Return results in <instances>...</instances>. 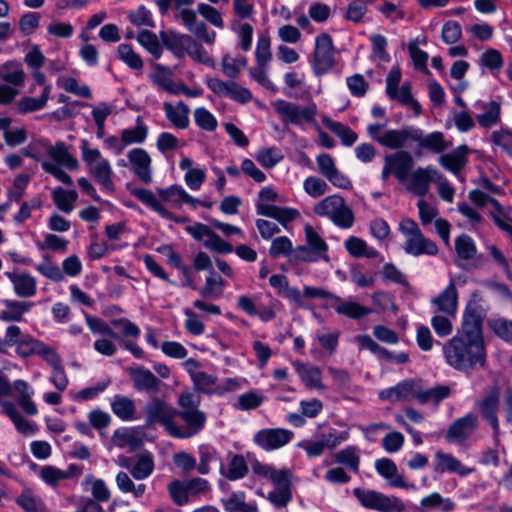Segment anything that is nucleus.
I'll return each mask as SVG.
<instances>
[{
    "mask_svg": "<svg viewBox=\"0 0 512 512\" xmlns=\"http://www.w3.org/2000/svg\"><path fill=\"white\" fill-rule=\"evenodd\" d=\"M446 362L454 369L470 373L486 364L485 342L453 336L443 345Z\"/></svg>",
    "mask_w": 512,
    "mask_h": 512,
    "instance_id": "1",
    "label": "nucleus"
},
{
    "mask_svg": "<svg viewBox=\"0 0 512 512\" xmlns=\"http://www.w3.org/2000/svg\"><path fill=\"white\" fill-rule=\"evenodd\" d=\"M156 192L157 195L149 189L135 188L132 194L145 206L158 213L162 218L175 222H184L186 219L176 217L168 210L165 203L173 208H181L183 205V197L185 196V189L180 185L173 184L166 188H157Z\"/></svg>",
    "mask_w": 512,
    "mask_h": 512,
    "instance_id": "2",
    "label": "nucleus"
},
{
    "mask_svg": "<svg viewBox=\"0 0 512 512\" xmlns=\"http://www.w3.org/2000/svg\"><path fill=\"white\" fill-rule=\"evenodd\" d=\"M80 150L82 160L87 165L91 176L104 191L113 192V169L109 160L102 156L98 148L91 147L89 142L85 139L80 142Z\"/></svg>",
    "mask_w": 512,
    "mask_h": 512,
    "instance_id": "3",
    "label": "nucleus"
},
{
    "mask_svg": "<svg viewBox=\"0 0 512 512\" xmlns=\"http://www.w3.org/2000/svg\"><path fill=\"white\" fill-rule=\"evenodd\" d=\"M258 477L265 478L274 485V490L267 498L275 507L284 508L292 500V475L289 469H276L271 465L258 463Z\"/></svg>",
    "mask_w": 512,
    "mask_h": 512,
    "instance_id": "4",
    "label": "nucleus"
},
{
    "mask_svg": "<svg viewBox=\"0 0 512 512\" xmlns=\"http://www.w3.org/2000/svg\"><path fill=\"white\" fill-rule=\"evenodd\" d=\"M25 78V72L17 62L10 61L0 66V79L4 82L0 85V105L14 102L25 84Z\"/></svg>",
    "mask_w": 512,
    "mask_h": 512,
    "instance_id": "5",
    "label": "nucleus"
},
{
    "mask_svg": "<svg viewBox=\"0 0 512 512\" xmlns=\"http://www.w3.org/2000/svg\"><path fill=\"white\" fill-rule=\"evenodd\" d=\"M313 211L319 216L329 217L337 226L350 228L354 222V214L346 205L344 198L338 195H331L317 203Z\"/></svg>",
    "mask_w": 512,
    "mask_h": 512,
    "instance_id": "6",
    "label": "nucleus"
},
{
    "mask_svg": "<svg viewBox=\"0 0 512 512\" xmlns=\"http://www.w3.org/2000/svg\"><path fill=\"white\" fill-rule=\"evenodd\" d=\"M353 494L366 509L378 512H403L406 509L400 498L388 496L376 490L355 488Z\"/></svg>",
    "mask_w": 512,
    "mask_h": 512,
    "instance_id": "7",
    "label": "nucleus"
},
{
    "mask_svg": "<svg viewBox=\"0 0 512 512\" xmlns=\"http://www.w3.org/2000/svg\"><path fill=\"white\" fill-rule=\"evenodd\" d=\"M272 106L284 123L300 126L315 122L317 106L314 102L301 106L294 102L276 100Z\"/></svg>",
    "mask_w": 512,
    "mask_h": 512,
    "instance_id": "8",
    "label": "nucleus"
},
{
    "mask_svg": "<svg viewBox=\"0 0 512 512\" xmlns=\"http://www.w3.org/2000/svg\"><path fill=\"white\" fill-rule=\"evenodd\" d=\"M501 389L498 384H494L484 393V395L476 402V407L482 416L487 421L492 430L493 438L496 445L500 443V428L498 419V410L500 406Z\"/></svg>",
    "mask_w": 512,
    "mask_h": 512,
    "instance_id": "9",
    "label": "nucleus"
},
{
    "mask_svg": "<svg viewBox=\"0 0 512 512\" xmlns=\"http://www.w3.org/2000/svg\"><path fill=\"white\" fill-rule=\"evenodd\" d=\"M485 316L484 307L476 301H470L463 314L461 329L455 336L484 342L482 324Z\"/></svg>",
    "mask_w": 512,
    "mask_h": 512,
    "instance_id": "10",
    "label": "nucleus"
},
{
    "mask_svg": "<svg viewBox=\"0 0 512 512\" xmlns=\"http://www.w3.org/2000/svg\"><path fill=\"white\" fill-rule=\"evenodd\" d=\"M146 423L148 426L162 425L170 436L175 428L174 419L178 411L159 398H153L145 407Z\"/></svg>",
    "mask_w": 512,
    "mask_h": 512,
    "instance_id": "11",
    "label": "nucleus"
},
{
    "mask_svg": "<svg viewBox=\"0 0 512 512\" xmlns=\"http://www.w3.org/2000/svg\"><path fill=\"white\" fill-rule=\"evenodd\" d=\"M311 64L317 76L326 74L334 66V46L329 34L321 33L316 37Z\"/></svg>",
    "mask_w": 512,
    "mask_h": 512,
    "instance_id": "12",
    "label": "nucleus"
},
{
    "mask_svg": "<svg viewBox=\"0 0 512 512\" xmlns=\"http://www.w3.org/2000/svg\"><path fill=\"white\" fill-rule=\"evenodd\" d=\"M185 422V426H177L175 424L174 431L172 432V437L176 438H190L194 435L198 434L204 427L206 422L205 414L198 410H181L178 411V415Z\"/></svg>",
    "mask_w": 512,
    "mask_h": 512,
    "instance_id": "13",
    "label": "nucleus"
},
{
    "mask_svg": "<svg viewBox=\"0 0 512 512\" xmlns=\"http://www.w3.org/2000/svg\"><path fill=\"white\" fill-rule=\"evenodd\" d=\"M207 86L220 97H228L240 103H246L252 99V92L239 86L234 81H223L219 78H209Z\"/></svg>",
    "mask_w": 512,
    "mask_h": 512,
    "instance_id": "14",
    "label": "nucleus"
},
{
    "mask_svg": "<svg viewBox=\"0 0 512 512\" xmlns=\"http://www.w3.org/2000/svg\"><path fill=\"white\" fill-rule=\"evenodd\" d=\"M437 169L432 166L418 167L410 172L407 182V190L416 196L423 198L428 194L430 183L434 181Z\"/></svg>",
    "mask_w": 512,
    "mask_h": 512,
    "instance_id": "15",
    "label": "nucleus"
},
{
    "mask_svg": "<svg viewBox=\"0 0 512 512\" xmlns=\"http://www.w3.org/2000/svg\"><path fill=\"white\" fill-rule=\"evenodd\" d=\"M478 423V417L473 413H469L455 420L450 425L445 438L449 442L462 443L474 433Z\"/></svg>",
    "mask_w": 512,
    "mask_h": 512,
    "instance_id": "16",
    "label": "nucleus"
},
{
    "mask_svg": "<svg viewBox=\"0 0 512 512\" xmlns=\"http://www.w3.org/2000/svg\"><path fill=\"white\" fill-rule=\"evenodd\" d=\"M419 382L418 380H404L399 382L393 387L381 390L379 397L382 400H388L391 402L398 401H410L417 399L419 394Z\"/></svg>",
    "mask_w": 512,
    "mask_h": 512,
    "instance_id": "17",
    "label": "nucleus"
},
{
    "mask_svg": "<svg viewBox=\"0 0 512 512\" xmlns=\"http://www.w3.org/2000/svg\"><path fill=\"white\" fill-rule=\"evenodd\" d=\"M384 162L390 166L393 175L402 183L406 182L414 166V159L410 152L406 150H398L395 153L386 155Z\"/></svg>",
    "mask_w": 512,
    "mask_h": 512,
    "instance_id": "18",
    "label": "nucleus"
},
{
    "mask_svg": "<svg viewBox=\"0 0 512 512\" xmlns=\"http://www.w3.org/2000/svg\"><path fill=\"white\" fill-rule=\"evenodd\" d=\"M134 174L145 184L152 181L151 157L142 148L131 149L127 154Z\"/></svg>",
    "mask_w": 512,
    "mask_h": 512,
    "instance_id": "19",
    "label": "nucleus"
},
{
    "mask_svg": "<svg viewBox=\"0 0 512 512\" xmlns=\"http://www.w3.org/2000/svg\"><path fill=\"white\" fill-rule=\"evenodd\" d=\"M5 276L11 281L14 293L17 296L29 298L36 294L37 281L29 273L14 269L13 271H6Z\"/></svg>",
    "mask_w": 512,
    "mask_h": 512,
    "instance_id": "20",
    "label": "nucleus"
},
{
    "mask_svg": "<svg viewBox=\"0 0 512 512\" xmlns=\"http://www.w3.org/2000/svg\"><path fill=\"white\" fill-rule=\"evenodd\" d=\"M431 304L435 308V312L455 316L458 307V292L455 283L451 281L439 295L431 299Z\"/></svg>",
    "mask_w": 512,
    "mask_h": 512,
    "instance_id": "21",
    "label": "nucleus"
},
{
    "mask_svg": "<svg viewBox=\"0 0 512 512\" xmlns=\"http://www.w3.org/2000/svg\"><path fill=\"white\" fill-rule=\"evenodd\" d=\"M293 437V433L286 429H264L258 432V444L265 450H275L283 447Z\"/></svg>",
    "mask_w": 512,
    "mask_h": 512,
    "instance_id": "22",
    "label": "nucleus"
},
{
    "mask_svg": "<svg viewBox=\"0 0 512 512\" xmlns=\"http://www.w3.org/2000/svg\"><path fill=\"white\" fill-rule=\"evenodd\" d=\"M293 365L306 388L317 391H324L326 389L322 381V371L318 366L300 361H295Z\"/></svg>",
    "mask_w": 512,
    "mask_h": 512,
    "instance_id": "23",
    "label": "nucleus"
},
{
    "mask_svg": "<svg viewBox=\"0 0 512 512\" xmlns=\"http://www.w3.org/2000/svg\"><path fill=\"white\" fill-rule=\"evenodd\" d=\"M1 410L14 424L16 430L26 436H32L36 433V425L27 420L11 401H1Z\"/></svg>",
    "mask_w": 512,
    "mask_h": 512,
    "instance_id": "24",
    "label": "nucleus"
},
{
    "mask_svg": "<svg viewBox=\"0 0 512 512\" xmlns=\"http://www.w3.org/2000/svg\"><path fill=\"white\" fill-rule=\"evenodd\" d=\"M134 387L138 391H157L160 386L158 378L143 366L131 367L128 370Z\"/></svg>",
    "mask_w": 512,
    "mask_h": 512,
    "instance_id": "25",
    "label": "nucleus"
},
{
    "mask_svg": "<svg viewBox=\"0 0 512 512\" xmlns=\"http://www.w3.org/2000/svg\"><path fill=\"white\" fill-rule=\"evenodd\" d=\"M149 78L155 86L170 94L178 95L182 89L179 87V83L174 82L171 69L161 64L153 66V71L150 73Z\"/></svg>",
    "mask_w": 512,
    "mask_h": 512,
    "instance_id": "26",
    "label": "nucleus"
},
{
    "mask_svg": "<svg viewBox=\"0 0 512 512\" xmlns=\"http://www.w3.org/2000/svg\"><path fill=\"white\" fill-rule=\"evenodd\" d=\"M258 214L273 218L283 226L300 217V212L295 208L264 203H258Z\"/></svg>",
    "mask_w": 512,
    "mask_h": 512,
    "instance_id": "27",
    "label": "nucleus"
},
{
    "mask_svg": "<svg viewBox=\"0 0 512 512\" xmlns=\"http://www.w3.org/2000/svg\"><path fill=\"white\" fill-rule=\"evenodd\" d=\"M48 155L58 164L70 169L77 170L79 167L78 160L70 153L69 146L64 142H56L54 145L44 144Z\"/></svg>",
    "mask_w": 512,
    "mask_h": 512,
    "instance_id": "28",
    "label": "nucleus"
},
{
    "mask_svg": "<svg viewBox=\"0 0 512 512\" xmlns=\"http://www.w3.org/2000/svg\"><path fill=\"white\" fill-rule=\"evenodd\" d=\"M413 141L417 142L420 147L436 154L443 153L451 145L445 141L443 133L432 132L424 136L420 129H414Z\"/></svg>",
    "mask_w": 512,
    "mask_h": 512,
    "instance_id": "29",
    "label": "nucleus"
},
{
    "mask_svg": "<svg viewBox=\"0 0 512 512\" xmlns=\"http://www.w3.org/2000/svg\"><path fill=\"white\" fill-rule=\"evenodd\" d=\"M173 39L178 43V45L186 50V52L193 60L203 63L207 66H214V60L212 57H210L205 49L196 41H194L190 36L178 35L174 36Z\"/></svg>",
    "mask_w": 512,
    "mask_h": 512,
    "instance_id": "30",
    "label": "nucleus"
},
{
    "mask_svg": "<svg viewBox=\"0 0 512 512\" xmlns=\"http://www.w3.org/2000/svg\"><path fill=\"white\" fill-rule=\"evenodd\" d=\"M404 250L406 253L419 256L421 254L435 255L438 252L437 245L424 237L422 232L406 237Z\"/></svg>",
    "mask_w": 512,
    "mask_h": 512,
    "instance_id": "31",
    "label": "nucleus"
},
{
    "mask_svg": "<svg viewBox=\"0 0 512 512\" xmlns=\"http://www.w3.org/2000/svg\"><path fill=\"white\" fill-rule=\"evenodd\" d=\"M375 468L381 476L389 480L391 486L408 489L414 488V484L407 483L403 476L398 473L397 467L392 460L388 458L377 460Z\"/></svg>",
    "mask_w": 512,
    "mask_h": 512,
    "instance_id": "32",
    "label": "nucleus"
},
{
    "mask_svg": "<svg viewBox=\"0 0 512 512\" xmlns=\"http://www.w3.org/2000/svg\"><path fill=\"white\" fill-rule=\"evenodd\" d=\"M468 152L466 145L458 146L450 153L442 154L439 157V163L443 168L457 175L466 165Z\"/></svg>",
    "mask_w": 512,
    "mask_h": 512,
    "instance_id": "33",
    "label": "nucleus"
},
{
    "mask_svg": "<svg viewBox=\"0 0 512 512\" xmlns=\"http://www.w3.org/2000/svg\"><path fill=\"white\" fill-rule=\"evenodd\" d=\"M4 309L0 312V320L4 322H20L24 314L29 312L33 306L31 302L5 299L2 301Z\"/></svg>",
    "mask_w": 512,
    "mask_h": 512,
    "instance_id": "34",
    "label": "nucleus"
},
{
    "mask_svg": "<svg viewBox=\"0 0 512 512\" xmlns=\"http://www.w3.org/2000/svg\"><path fill=\"white\" fill-rule=\"evenodd\" d=\"M414 129L407 127L399 130H386L383 132V137L379 139V144L390 149H400L405 146L408 140L413 141Z\"/></svg>",
    "mask_w": 512,
    "mask_h": 512,
    "instance_id": "35",
    "label": "nucleus"
},
{
    "mask_svg": "<svg viewBox=\"0 0 512 512\" xmlns=\"http://www.w3.org/2000/svg\"><path fill=\"white\" fill-rule=\"evenodd\" d=\"M435 458L436 465L434 470L437 472L448 471L456 473L460 476H465L473 471V469L467 468L464 465H462V463L458 459H456L449 453L437 451L435 453Z\"/></svg>",
    "mask_w": 512,
    "mask_h": 512,
    "instance_id": "36",
    "label": "nucleus"
},
{
    "mask_svg": "<svg viewBox=\"0 0 512 512\" xmlns=\"http://www.w3.org/2000/svg\"><path fill=\"white\" fill-rule=\"evenodd\" d=\"M167 119L179 129H185L189 125V107L182 101L173 105L169 102L163 104Z\"/></svg>",
    "mask_w": 512,
    "mask_h": 512,
    "instance_id": "37",
    "label": "nucleus"
},
{
    "mask_svg": "<svg viewBox=\"0 0 512 512\" xmlns=\"http://www.w3.org/2000/svg\"><path fill=\"white\" fill-rule=\"evenodd\" d=\"M111 409L123 421H133L139 418L134 401L126 396L115 395L111 400Z\"/></svg>",
    "mask_w": 512,
    "mask_h": 512,
    "instance_id": "38",
    "label": "nucleus"
},
{
    "mask_svg": "<svg viewBox=\"0 0 512 512\" xmlns=\"http://www.w3.org/2000/svg\"><path fill=\"white\" fill-rule=\"evenodd\" d=\"M51 89V87H45L39 97L24 96L20 98L16 103L18 112L27 114L43 109L50 98Z\"/></svg>",
    "mask_w": 512,
    "mask_h": 512,
    "instance_id": "39",
    "label": "nucleus"
},
{
    "mask_svg": "<svg viewBox=\"0 0 512 512\" xmlns=\"http://www.w3.org/2000/svg\"><path fill=\"white\" fill-rule=\"evenodd\" d=\"M52 199L56 207L65 214H70L76 206L78 194L75 190L57 187L52 191Z\"/></svg>",
    "mask_w": 512,
    "mask_h": 512,
    "instance_id": "40",
    "label": "nucleus"
},
{
    "mask_svg": "<svg viewBox=\"0 0 512 512\" xmlns=\"http://www.w3.org/2000/svg\"><path fill=\"white\" fill-rule=\"evenodd\" d=\"M333 459L336 464L343 465L355 473L359 472L360 455L356 446H348L334 453Z\"/></svg>",
    "mask_w": 512,
    "mask_h": 512,
    "instance_id": "41",
    "label": "nucleus"
},
{
    "mask_svg": "<svg viewBox=\"0 0 512 512\" xmlns=\"http://www.w3.org/2000/svg\"><path fill=\"white\" fill-rule=\"evenodd\" d=\"M337 301V305H335L334 309L337 313L345 315L352 319H360L366 315L372 313V309L360 305L357 302L353 301H342L340 298L335 297Z\"/></svg>",
    "mask_w": 512,
    "mask_h": 512,
    "instance_id": "42",
    "label": "nucleus"
},
{
    "mask_svg": "<svg viewBox=\"0 0 512 512\" xmlns=\"http://www.w3.org/2000/svg\"><path fill=\"white\" fill-rule=\"evenodd\" d=\"M451 394V389L447 385H439L427 390H422L419 384V394L417 400L420 404L433 402L435 405L439 404L442 400L448 398Z\"/></svg>",
    "mask_w": 512,
    "mask_h": 512,
    "instance_id": "43",
    "label": "nucleus"
},
{
    "mask_svg": "<svg viewBox=\"0 0 512 512\" xmlns=\"http://www.w3.org/2000/svg\"><path fill=\"white\" fill-rule=\"evenodd\" d=\"M148 135V127L140 117L136 119V125L122 130L121 136L126 146L143 143Z\"/></svg>",
    "mask_w": 512,
    "mask_h": 512,
    "instance_id": "44",
    "label": "nucleus"
},
{
    "mask_svg": "<svg viewBox=\"0 0 512 512\" xmlns=\"http://www.w3.org/2000/svg\"><path fill=\"white\" fill-rule=\"evenodd\" d=\"M115 481L120 492L131 493L135 498L142 497L146 492V485L144 483L135 484L126 472H119Z\"/></svg>",
    "mask_w": 512,
    "mask_h": 512,
    "instance_id": "45",
    "label": "nucleus"
},
{
    "mask_svg": "<svg viewBox=\"0 0 512 512\" xmlns=\"http://www.w3.org/2000/svg\"><path fill=\"white\" fill-rule=\"evenodd\" d=\"M57 86L63 88L66 92L74 94L81 98L90 99L92 97L91 89L80 83L74 77L61 76L57 79Z\"/></svg>",
    "mask_w": 512,
    "mask_h": 512,
    "instance_id": "46",
    "label": "nucleus"
},
{
    "mask_svg": "<svg viewBox=\"0 0 512 512\" xmlns=\"http://www.w3.org/2000/svg\"><path fill=\"white\" fill-rule=\"evenodd\" d=\"M71 476L72 473L51 465L42 466L39 470L41 480L51 487L59 486L62 481L69 479Z\"/></svg>",
    "mask_w": 512,
    "mask_h": 512,
    "instance_id": "47",
    "label": "nucleus"
},
{
    "mask_svg": "<svg viewBox=\"0 0 512 512\" xmlns=\"http://www.w3.org/2000/svg\"><path fill=\"white\" fill-rule=\"evenodd\" d=\"M323 123L341 139L343 145L351 146L356 142L358 136L350 127L327 117L323 118Z\"/></svg>",
    "mask_w": 512,
    "mask_h": 512,
    "instance_id": "48",
    "label": "nucleus"
},
{
    "mask_svg": "<svg viewBox=\"0 0 512 512\" xmlns=\"http://www.w3.org/2000/svg\"><path fill=\"white\" fill-rule=\"evenodd\" d=\"M345 247L352 256L357 258H375L378 255L375 249L369 248L364 240L355 236H351L345 241Z\"/></svg>",
    "mask_w": 512,
    "mask_h": 512,
    "instance_id": "49",
    "label": "nucleus"
},
{
    "mask_svg": "<svg viewBox=\"0 0 512 512\" xmlns=\"http://www.w3.org/2000/svg\"><path fill=\"white\" fill-rule=\"evenodd\" d=\"M84 485L89 488L92 496L100 502H106L111 497L110 490L102 479L87 475L84 480Z\"/></svg>",
    "mask_w": 512,
    "mask_h": 512,
    "instance_id": "50",
    "label": "nucleus"
},
{
    "mask_svg": "<svg viewBox=\"0 0 512 512\" xmlns=\"http://www.w3.org/2000/svg\"><path fill=\"white\" fill-rule=\"evenodd\" d=\"M248 471L247 463L243 456L233 455L226 469L222 468V474L230 480L243 478Z\"/></svg>",
    "mask_w": 512,
    "mask_h": 512,
    "instance_id": "51",
    "label": "nucleus"
},
{
    "mask_svg": "<svg viewBox=\"0 0 512 512\" xmlns=\"http://www.w3.org/2000/svg\"><path fill=\"white\" fill-rule=\"evenodd\" d=\"M390 99L396 100L403 105L411 107L416 114H419L421 111L420 104L413 99L410 86L407 84L402 85L400 88L396 87L392 92L387 93Z\"/></svg>",
    "mask_w": 512,
    "mask_h": 512,
    "instance_id": "52",
    "label": "nucleus"
},
{
    "mask_svg": "<svg viewBox=\"0 0 512 512\" xmlns=\"http://www.w3.org/2000/svg\"><path fill=\"white\" fill-rule=\"evenodd\" d=\"M224 291V281L221 276L216 273H210L206 277L204 286L199 290L203 297L218 298Z\"/></svg>",
    "mask_w": 512,
    "mask_h": 512,
    "instance_id": "53",
    "label": "nucleus"
},
{
    "mask_svg": "<svg viewBox=\"0 0 512 512\" xmlns=\"http://www.w3.org/2000/svg\"><path fill=\"white\" fill-rule=\"evenodd\" d=\"M118 58L124 62L130 69L141 70L143 68V60L130 45L120 44L117 48Z\"/></svg>",
    "mask_w": 512,
    "mask_h": 512,
    "instance_id": "54",
    "label": "nucleus"
},
{
    "mask_svg": "<svg viewBox=\"0 0 512 512\" xmlns=\"http://www.w3.org/2000/svg\"><path fill=\"white\" fill-rule=\"evenodd\" d=\"M29 174L20 173L13 179L12 185L7 190V196L10 201L19 202L23 197L25 190L30 182Z\"/></svg>",
    "mask_w": 512,
    "mask_h": 512,
    "instance_id": "55",
    "label": "nucleus"
},
{
    "mask_svg": "<svg viewBox=\"0 0 512 512\" xmlns=\"http://www.w3.org/2000/svg\"><path fill=\"white\" fill-rule=\"evenodd\" d=\"M16 503L26 512H39L43 508L41 498L30 489H24L17 497Z\"/></svg>",
    "mask_w": 512,
    "mask_h": 512,
    "instance_id": "56",
    "label": "nucleus"
},
{
    "mask_svg": "<svg viewBox=\"0 0 512 512\" xmlns=\"http://www.w3.org/2000/svg\"><path fill=\"white\" fill-rule=\"evenodd\" d=\"M137 41L154 57L159 58L161 56L163 49L156 34L143 30L138 34Z\"/></svg>",
    "mask_w": 512,
    "mask_h": 512,
    "instance_id": "57",
    "label": "nucleus"
},
{
    "mask_svg": "<svg viewBox=\"0 0 512 512\" xmlns=\"http://www.w3.org/2000/svg\"><path fill=\"white\" fill-rule=\"evenodd\" d=\"M455 250L459 258L470 260L476 254V245L473 239L467 234H462L455 239Z\"/></svg>",
    "mask_w": 512,
    "mask_h": 512,
    "instance_id": "58",
    "label": "nucleus"
},
{
    "mask_svg": "<svg viewBox=\"0 0 512 512\" xmlns=\"http://www.w3.org/2000/svg\"><path fill=\"white\" fill-rule=\"evenodd\" d=\"M169 495L176 505L182 506L189 501V491L185 481L173 480L167 486Z\"/></svg>",
    "mask_w": 512,
    "mask_h": 512,
    "instance_id": "59",
    "label": "nucleus"
},
{
    "mask_svg": "<svg viewBox=\"0 0 512 512\" xmlns=\"http://www.w3.org/2000/svg\"><path fill=\"white\" fill-rule=\"evenodd\" d=\"M225 510L229 512H256L255 509L245 503V495L243 492H234L227 498L222 499Z\"/></svg>",
    "mask_w": 512,
    "mask_h": 512,
    "instance_id": "60",
    "label": "nucleus"
},
{
    "mask_svg": "<svg viewBox=\"0 0 512 512\" xmlns=\"http://www.w3.org/2000/svg\"><path fill=\"white\" fill-rule=\"evenodd\" d=\"M41 342V340L33 336L24 335L15 348V352L21 358L36 356Z\"/></svg>",
    "mask_w": 512,
    "mask_h": 512,
    "instance_id": "61",
    "label": "nucleus"
},
{
    "mask_svg": "<svg viewBox=\"0 0 512 512\" xmlns=\"http://www.w3.org/2000/svg\"><path fill=\"white\" fill-rule=\"evenodd\" d=\"M306 244L317 252L323 259H327L328 246L320 235L310 226H305Z\"/></svg>",
    "mask_w": 512,
    "mask_h": 512,
    "instance_id": "62",
    "label": "nucleus"
},
{
    "mask_svg": "<svg viewBox=\"0 0 512 512\" xmlns=\"http://www.w3.org/2000/svg\"><path fill=\"white\" fill-rule=\"evenodd\" d=\"M154 470V463L149 455H141L131 468V475L136 480L148 478Z\"/></svg>",
    "mask_w": 512,
    "mask_h": 512,
    "instance_id": "63",
    "label": "nucleus"
},
{
    "mask_svg": "<svg viewBox=\"0 0 512 512\" xmlns=\"http://www.w3.org/2000/svg\"><path fill=\"white\" fill-rule=\"evenodd\" d=\"M128 19L136 27H154L152 13L143 5L128 13Z\"/></svg>",
    "mask_w": 512,
    "mask_h": 512,
    "instance_id": "64",
    "label": "nucleus"
}]
</instances>
